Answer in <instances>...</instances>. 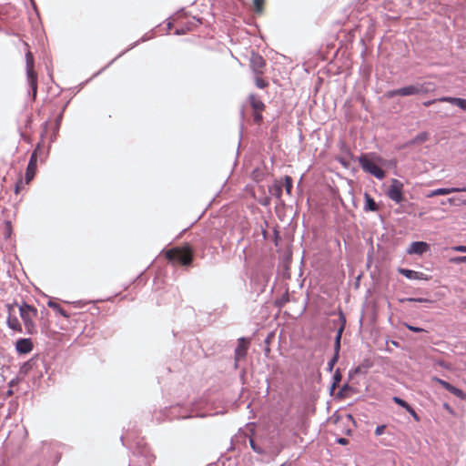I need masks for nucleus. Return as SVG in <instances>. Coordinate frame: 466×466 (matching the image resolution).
I'll list each match as a JSON object with an SVG mask.
<instances>
[{"label":"nucleus","mask_w":466,"mask_h":466,"mask_svg":"<svg viewBox=\"0 0 466 466\" xmlns=\"http://www.w3.org/2000/svg\"><path fill=\"white\" fill-rule=\"evenodd\" d=\"M249 445H250L251 450L255 453H258V454L265 453V451L259 445L257 444V442L255 441L254 439H249Z\"/></svg>","instance_id":"nucleus-43"},{"label":"nucleus","mask_w":466,"mask_h":466,"mask_svg":"<svg viewBox=\"0 0 466 466\" xmlns=\"http://www.w3.org/2000/svg\"><path fill=\"white\" fill-rule=\"evenodd\" d=\"M132 283L136 284L137 286H145L147 283V277L145 275V271H142L139 273L135 279H133Z\"/></svg>","instance_id":"nucleus-42"},{"label":"nucleus","mask_w":466,"mask_h":466,"mask_svg":"<svg viewBox=\"0 0 466 466\" xmlns=\"http://www.w3.org/2000/svg\"><path fill=\"white\" fill-rule=\"evenodd\" d=\"M435 364L438 365L439 367L445 369V370H451V364L443 360H436Z\"/></svg>","instance_id":"nucleus-56"},{"label":"nucleus","mask_w":466,"mask_h":466,"mask_svg":"<svg viewBox=\"0 0 466 466\" xmlns=\"http://www.w3.org/2000/svg\"><path fill=\"white\" fill-rule=\"evenodd\" d=\"M437 86L434 82L424 81L416 82L410 85H407L396 89H390L384 93V97L387 99H392L395 96H411L418 95H428L433 93Z\"/></svg>","instance_id":"nucleus-3"},{"label":"nucleus","mask_w":466,"mask_h":466,"mask_svg":"<svg viewBox=\"0 0 466 466\" xmlns=\"http://www.w3.org/2000/svg\"><path fill=\"white\" fill-rule=\"evenodd\" d=\"M272 238H273V242H274L275 246L278 247L279 242H280V240H281L280 232H279L278 225L275 226L274 228H273Z\"/></svg>","instance_id":"nucleus-45"},{"label":"nucleus","mask_w":466,"mask_h":466,"mask_svg":"<svg viewBox=\"0 0 466 466\" xmlns=\"http://www.w3.org/2000/svg\"><path fill=\"white\" fill-rule=\"evenodd\" d=\"M15 305H16L19 309V315L25 329V333L27 335L36 334L37 328L34 319L37 318L38 316L37 309L24 300L21 304H19L17 301H15Z\"/></svg>","instance_id":"nucleus-4"},{"label":"nucleus","mask_w":466,"mask_h":466,"mask_svg":"<svg viewBox=\"0 0 466 466\" xmlns=\"http://www.w3.org/2000/svg\"><path fill=\"white\" fill-rule=\"evenodd\" d=\"M398 301L400 303H405V302H415L414 297H409V298H400L398 299Z\"/></svg>","instance_id":"nucleus-64"},{"label":"nucleus","mask_w":466,"mask_h":466,"mask_svg":"<svg viewBox=\"0 0 466 466\" xmlns=\"http://www.w3.org/2000/svg\"><path fill=\"white\" fill-rule=\"evenodd\" d=\"M385 195L396 204H402L406 200L404 196V184L397 178H391L390 184L385 191Z\"/></svg>","instance_id":"nucleus-7"},{"label":"nucleus","mask_w":466,"mask_h":466,"mask_svg":"<svg viewBox=\"0 0 466 466\" xmlns=\"http://www.w3.org/2000/svg\"><path fill=\"white\" fill-rule=\"evenodd\" d=\"M414 300L415 302H418V303H429V302H431V299H427V298H421V297H414Z\"/></svg>","instance_id":"nucleus-63"},{"label":"nucleus","mask_w":466,"mask_h":466,"mask_svg":"<svg viewBox=\"0 0 466 466\" xmlns=\"http://www.w3.org/2000/svg\"><path fill=\"white\" fill-rule=\"evenodd\" d=\"M33 123V115L32 114H26L25 118V127L30 128Z\"/></svg>","instance_id":"nucleus-54"},{"label":"nucleus","mask_w":466,"mask_h":466,"mask_svg":"<svg viewBox=\"0 0 466 466\" xmlns=\"http://www.w3.org/2000/svg\"><path fill=\"white\" fill-rule=\"evenodd\" d=\"M263 121L262 111L253 112V122L255 124H261Z\"/></svg>","instance_id":"nucleus-50"},{"label":"nucleus","mask_w":466,"mask_h":466,"mask_svg":"<svg viewBox=\"0 0 466 466\" xmlns=\"http://www.w3.org/2000/svg\"><path fill=\"white\" fill-rule=\"evenodd\" d=\"M256 86L259 89H264L268 86V82L261 77H257Z\"/></svg>","instance_id":"nucleus-49"},{"label":"nucleus","mask_w":466,"mask_h":466,"mask_svg":"<svg viewBox=\"0 0 466 466\" xmlns=\"http://www.w3.org/2000/svg\"><path fill=\"white\" fill-rule=\"evenodd\" d=\"M282 186L285 187L286 193L290 195L293 189V179L290 176H284Z\"/></svg>","instance_id":"nucleus-37"},{"label":"nucleus","mask_w":466,"mask_h":466,"mask_svg":"<svg viewBox=\"0 0 466 466\" xmlns=\"http://www.w3.org/2000/svg\"><path fill=\"white\" fill-rule=\"evenodd\" d=\"M340 313H344L340 307L330 312V315H338L339 317L338 319H332L333 325H337L338 323L340 325Z\"/></svg>","instance_id":"nucleus-48"},{"label":"nucleus","mask_w":466,"mask_h":466,"mask_svg":"<svg viewBox=\"0 0 466 466\" xmlns=\"http://www.w3.org/2000/svg\"><path fill=\"white\" fill-rule=\"evenodd\" d=\"M387 428V425L386 424H380L376 427L375 429V431H374V434L379 437L380 435H382L384 432H385V430Z\"/></svg>","instance_id":"nucleus-53"},{"label":"nucleus","mask_w":466,"mask_h":466,"mask_svg":"<svg viewBox=\"0 0 466 466\" xmlns=\"http://www.w3.org/2000/svg\"><path fill=\"white\" fill-rule=\"evenodd\" d=\"M174 295H175V290L173 289L167 290L165 292V296H161L160 298L157 299V305L160 306V305L167 304V298H169L170 296H174Z\"/></svg>","instance_id":"nucleus-38"},{"label":"nucleus","mask_w":466,"mask_h":466,"mask_svg":"<svg viewBox=\"0 0 466 466\" xmlns=\"http://www.w3.org/2000/svg\"><path fill=\"white\" fill-rule=\"evenodd\" d=\"M262 173L258 167H256L251 172V177L252 179L258 181L259 177H261Z\"/></svg>","instance_id":"nucleus-55"},{"label":"nucleus","mask_w":466,"mask_h":466,"mask_svg":"<svg viewBox=\"0 0 466 466\" xmlns=\"http://www.w3.org/2000/svg\"><path fill=\"white\" fill-rule=\"evenodd\" d=\"M451 193H457V187H439L436 189L429 190L427 193H425V197L428 198H432L437 196H446Z\"/></svg>","instance_id":"nucleus-22"},{"label":"nucleus","mask_w":466,"mask_h":466,"mask_svg":"<svg viewBox=\"0 0 466 466\" xmlns=\"http://www.w3.org/2000/svg\"><path fill=\"white\" fill-rule=\"evenodd\" d=\"M373 366L370 359H364L361 363L356 367L351 368L348 372V380H351L356 375L366 374L368 370Z\"/></svg>","instance_id":"nucleus-15"},{"label":"nucleus","mask_w":466,"mask_h":466,"mask_svg":"<svg viewBox=\"0 0 466 466\" xmlns=\"http://www.w3.org/2000/svg\"><path fill=\"white\" fill-rule=\"evenodd\" d=\"M391 400L395 404L401 407L405 410H406V409L410 408V404L409 402H407L405 400H403L402 398H400L399 396H393Z\"/></svg>","instance_id":"nucleus-40"},{"label":"nucleus","mask_w":466,"mask_h":466,"mask_svg":"<svg viewBox=\"0 0 466 466\" xmlns=\"http://www.w3.org/2000/svg\"><path fill=\"white\" fill-rule=\"evenodd\" d=\"M339 360V353L333 352L332 357L329 360L326 367V371L329 373L333 372L335 365L338 363Z\"/></svg>","instance_id":"nucleus-35"},{"label":"nucleus","mask_w":466,"mask_h":466,"mask_svg":"<svg viewBox=\"0 0 466 466\" xmlns=\"http://www.w3.org/2000/svg\"><path fill=\"white\" fill-rule=\"evenodd\" d=\"M397 271L399 274H400L401 276L405 277L406 279H408L410 280L417 279V280L429 281L432 278L431 275H427L423 272L416 271V270H413V269H410L408 268L399 267L397 268Z\"/></svg>","instance_id":"nucleus-10"},{"label":"nucleus","mask_w":466,"mask_h":466,"mask_svg":"<svg viewBox=\"0 0 466 466\" xmlns=\"http://www.w3.org/2000/svg\"><path fill=\"white\" fill-rule=\"evenodd\" d=\"M336 442L339 445L346 446L349 444V440L344 437H339L336 439Z\"/></svg>","instance_id":"nucleus-59"},{"label":"nucleus","mask_w":466,"mask_h":466,"mask_svg":"<svg viewBox=\"0 0 466 466\" xmlns=\"http://www.w3.org/2000/svg\"><path fill=\"white\" fill-rule=\"evenodd\" d=\"M363 209L365 212H374L379 209V206L375 199L368 192L364 193Z\"/></svg>","instance_id":"nucleus-26"},{"label":"nucleus","mask_w":466,"mask_h":466,"mask_svg":"<svg viewBox=\"0 0 466 466\" xmlns=\"http://www.w3.org/2000/svg\"><path fill=\"white\" fill-rule=\"evenodd\" d=\"M48 128H49V119L46 120L42 125H41V134H40V139L42 140H45L46 139V137L47 135V132H48Z\"/></svg>","instance_id":"nucleus-46"},{"label":"nucleus","mask_w":466,"mask_h":466,"mask_svg":"<svg viewBox=\"0 0 466 466\" xmlns=\"http://www.w3.org/2000/svg\"><path fill=\"white\" fill-rule=\"evenodd\" d=\"M37 368H44V358L38 354L25 361L21 365L17 374L19 375V378L24 380L29 373H33V370Z\"/></svg>","instance_id":"nucleus-8"},{"label":"nucleus","mask_w":466,"mask_h":466,"mask_svg":"<svg viewBox=\"0 0 466 466\" xmlns=\"http://www.w3.org/2000/svg\"><path fill=\"white\" fill-rule=\"evenodd\" d=\"M203 403H204V401L202 400L194 401L192 403L191 410L189 412H185L183 414L178 415V419H187V418H192V417L203 418V417L208 416L207 413L202 412L200 410Z\"/></svg>","instance_id":"nucleus-18"},{"label":"nucleus","mask_w":466,"mask_h":466,"mask_svg":"<svg viewBox=\"0 0 466 466\" xmlns=\"http://www.w3.org/2000/svg\"><path fill=\"white\" fill-rule=\"evenodd\" d=\"M250 344V339L247 337H240L238 339V345L234 350V359L239 361L245 359L248 355V350Z\"/></svg>","instance_id":"nucleus-11"},{"label":"nucleus","mask_w":466,"mask_h":466,"mask_svg":"<svg viewBox=\"0 0 466 466\" xmlns=\"http://www.w3.org/2000/svg\"><path fill=\"white\" fill-rule=\"evenodd\" d=\"M15 348L19 355H25L33 350L34 344L30 338H19L15 343Z\"/></svg>","instance_id":"nucleus-16"},{"label":"nucleus","mask_w":466,"mask_h":466,"mask_svg":"<svg viewBox=\"0 0 466 466\" xmlns=\"http://www.w3.org/2000/svg\"><path fill=\"white\" fill-rule=\"evenodd\" d=\"M430 138V133L428 131H421L418 133L415 137H413L411 139L408 140L404 147H410L415 145L422 144L429 140Z\"/></svg>","instance_id":"nucleus-23"},{"label":"nucleus","mask_w":466,"mask_h":466,"mask_svg":"<svg viewBox=\"0 0 466 466\" xmlns=\"http://www.w3.org/2000/svg\"><path fill=\"white\" fill-rule=\"evenodd\" d=\"M25 62L26 78L29 86L28 95L32 96L33 100H35L37 94V75L31 68L34 66V56L31 52L25 54Z\"/></svg>","instance_id":"nucleus-6"},{"label":"nucleus","mask_w":466,"mask_h":466,"mask_svg":"<svg viewBox=\"0 0 466 466\" xmlns=\"http://www.w3.org/2000/svg\"><path fill=\"white\" fill-rule=\"evenodd\" d=\"M429 251H431V245L422 240L412 241L406 249L407 254L418 256H422Z\"/></svg>","instance_id":"nucleus-12"},{"label":"nucleus","mask_w":466,"mask_h":466,"mask_svg":"<svg viewBox=\"0 0 466 466\" xmlns=\"http://www.w3.org/2000/svg\"><path fill=\"white\" fill-rule=\"evenodd\" d=\"M406 411L413 418L415 421H420V415L416 412V410L411 405L410 406V408L406 409Z\"/></svg>","instance_id":"nucleus-47"},{"label":"nucleus","mask_w":466,"mask_h":466,"mask_svg":"<svg viewBox=\"0 0 466 466\" xmlns=\"http://www.w3.org/2000/svg\"><path fill=\"white\" fill-rule=\"evenodd\" d=\"M451 261L454 263H466V256L455 257Z\"/></svg>","instance_id":"nucleus-60"},{"label":"nucleus","mask_w":466,"mask_h":466,"mask_svg":"<svg viewBox=\"0 0 466 466\" xmlns=\"http://www.w3.org/2000/svg\"><path fill=\"white\" fill-rule=\"evenodd\" d=\"M160 254L165 256L168 263L172 265H179L187 268L192 266L195 250L190 243L186 242L183 245L175 247L171 249L163 248Z\"/></svg>","instance_id":"nucleus-2"},{"label":"nucleus","mask_w":466,"mask_h":466,"mask_svg":"<svg viewBox=\"0 0 466 466\" xmlns=\"http://www.w3.org/2000/svg\"><path fill=\"white\" fill-rule=\"evenodd\" d=\"M224 347V341H220L218 343L214 342L213 345H210V341H206L204 346V352L207 357L218 354L222 351Z\"/></svg>","instance_id":"nucleus-21"},{"label":"nucleus","mask_w":466,"mask_h":466,"mask_svg":"<svg viewBox=\"0 0 466 466\" xmlns=\"http://www.w3.org/2000/svg\"><path fill=\"white\" fill-rule=\"evenodd\" d=\"M270 202H271V198L270 197H265L263 198L259 203L264 206V207H267V206H269L270 205Z\"/></svg>","instance_id":"nucleus-62"},{"label":"nucleus","mask_w":466,"mask_h":466,"mask_svg":"<svg viewBox=\"0 0 466 466\" xmlns=\"http://www.w3.org/2000/svg\"><path fill=\"white\" fill-rule=\"evenodd\" d=\"M439 100L441 102H448L458 106L460 109L466 111V98L447 96L439 97Z\"/></svg>","instance_id":"nucleus-24"},{"label":"nucleus","mask_w":466,"mask_h":466,"mask_svg":"<svg viewBox=\"0 0 466 466\" xmlns=\"http://www.w3.org/2000/svg\"><path fill=\"white\" fill-rule=\"evenodd\" d=\"M21 380H23L22 378H19V375L17 374L15 378L12 379L10 381H9V387H14L15 385H17Z\"/></svg>","instance_id":"nucleus-58"},{"label":"nucleus","mask_w":466,"mask_h":466,"mask_svg":"<svg viewBox=\"0 0 466 466\" xmlns=\"http://www.w3.org/2000/svg\"><path fill=\"white\" fill-rule=\"evenodd\" d=\"M265 0H253L254 12L256 14H261L263 11Z\"/></svg>","instance_id":"nucleus-44"},{"label":"nucleus","mask_w":466,"mask_h":466,"mask_svg":"<svg viewBox=\"0 0 466 466\" xmlns=\"http://www.w3.org/2000/svg\"><path fill=\"white\" fill-rule=\"evenodd\" d=\"M268 192L271 196L280 200L283 193L282 184L275 180L273 184L268 187Z\"/></svg>","instance_id":"nucleus-29"},{"label":"nucleus","mask_w":466,"mask_h":466,"mask_svg":"<svg viewBox=\"0 0 466 466\" xmlns=\"http://www.w3.org/2000/svg\"><path fill=\"white\" fill-rule=\"evenodd\" d=\"M250 67L256 74H260L261 69L266 66L264 57L258 53L252 52L249 59Z\"/></svg>","instance_id":"nucleus-19"},{"label":"nucleus","mask_w":466,"mask_h":466,"mask_svg":"<svg viewBox=\"0 0 466 466\" xmlns=\"http://www.w3.org/2000/svg\"><path fill=\"white\" fill-rule=\"evenodd\" d=\"M289 301V292L286 291L279 298L276 299L274 301V306L279 309H281Z\"/></svg>","instance_id":"nucleus-34"},{"label":"nucleus","mask_w":466,"mask_h":466,"mask_svg":"<svg viewBox=\"0 0 466 466\" xmlns=\"http://www.w3.org/2000/svg\"><path fill=\"white\" fill-rule=\"evenodd\" d=\"M153 35H149V33H146L143 35L137 41L131 44L127 49L123 50L120 54H118L114 59H112L107 65H106L103 68H101L98 72L95 74V76H98L101 72L108 68L116 60H117L119 57H121L123 55H125L129 50L133 49L137 46H138L140 43H144L151 39Z\"/></svg>","instance_id":"nucleus-13"},{"label":"nucleus","mask_w":466,"mask_h":466,"mask_svg":"<svg viewBox=\"0 0 466 466\" xmlns=\"http://www.w3.org/2000/svg\"><path fill=\"white\" fill-rule=\"evenodd\" d=\"M12 225L10 221H5V229L4 232L5 238H9L12 235Z\"/></svg>","instance_id":"nucleus-52"},{"label":"nucleus","mask_w":466,"mask_h":466,"mask_svg":"<svg viewBox=\"0 0 466 466\" xmlns=\"http://www.w3.org/2000/svg\"><path fill=\"white\" fill-rule=\"evenodd\" d=\"M442 408L451 416L453 417H456L457 416V413L456 411L454 410V409L448 403V402H443L442 403Z\"/></svg>","instance_id":"nucleus-51"},{"label":"nucleus","mask_w":466,"mask_h":466,"mask_svg":"<svg viewBox=\"0 0 466 466\" xmlns=\"http://www.w3.org/2000/svg\"><path fill=\"white\" fill-rule=\"evenodd\" d=\"M347 319L344 313H340V326L336 329L333 343V352L340 353L341 350V339L345 330Z\"/></svg>","instance_id":"nucleus-14"},{"label":"nucleus","mask_w":466,"mask_h":466,"mask_svg":"<svg viewBox=\"0 0 466 466\" xmlns=\"http://www.w3.org/2000/svg\"><path fill=\"white\" fill-rule=\"evenodd\" d=\"M341 380H342V371L339 368H337L332 375V378H331V382H330V386H329L330 395L333 394L336 387L339 386Z\"/></svg>","instance_id":"nucleus-28"},{"label":"nucleus","mask_w":466,"mask_h":466,"mask_svg":"<svg viewBox=\"0 0 466 466\" xmlns=\"http://www.w3.org/2000/svg\"><path fill=\"white\" fill-rule=\"evenodd\" d=\"M431 380L438 383L440 386H441L444 390L449 391L451 394L454 395L461 400H466V392L463 391L461 389L452 385L449 381L441 379L437 376L431 377Z\"/></svg>","instance_id":"nucleus-9"},{"label":"nucleus","mask_w":466,"mask_h":466,"mask_svg":"<svg viewBox=\"0 0 466 466\" xmlns=\"http://www.w3.org/2000/svg\"><path fill=\"white\" fill-rule=\"evenodd\" d=\"M47 306L54 309L57 314L64 317L65 319L69 318V314L66 310H65L57 302H56L53 299H49L47 301Z\"/></svg>","instance_id":"nucleus-31"},{"label":"nucleus","mask_w":466,"mask_h":466,"mask_svg":"<svg viewBox=\"0 0 466 466\" xmlns=\"http://www.w3.org/2000/svg\"><path fill=\"white\" fill-rule=\"evenodd\" d=\"M6 325L7 327L12 329L13 331L23 333V328L22 325L18 319V318L9 312V315H7L6 318Z\"/></svg>","instance_id":"nucleus-25"},{"label":"nucleus","mask_w":466,"mask_h":466,"mask_svg":"<svg viewBox=\"0 0 466 466\" xmlns=\"http://www.w3.org/2000/svg\"><path fill=\"white\" fill-rule=\"evenodd\" d=\"M350 380H348L340 387V389L337 392V398L343 399L346 397L348 392L354 390V388L351 385H350Z\"/></svg>","instance_id":"nucleus-33"},{"label":"nucleus","mask_w":466,"mask_h":466,"mask_svg":"<svg viewBox=\"0 0 466 466\" xmlns=\"http://www.w3.org/2000/svg\"><path fill=\"white\" fill-rule=\"evenodd\" d=\"M60 444L55 441H42L40 448V454L46 461L47 464L56 466L62 457L60 451Z\"/></svg>","instance_id":"nucleus-5"},{"label":"nucleus","mask_w":466,"mask_h":466,"mask_svg":"<svg viewBox=\"0 0 466 466\" xmlns=\"http://www.w3.org/2000/svg\"><path fill=\"white\" fill-rule=\"evenodd\" d=\"M47 371H48V368H47L46 360H44V368H37V369H35V370H33V373H32L33 374V383L34 384L39 383V381L41 380V379L44 376V373H47Z\"/></svg>","instance_id":"nucleus-32"},{"label":"nucleus","mask_w":466,"mask_h":466,"mask_svg":"<svg viewBox=\"0 0 466 466\" xmlns=\"http://www.w3.org/2000/svg\"><path fill=\"white\" fill-rule=\"evenodd\" d=\"M437 102H441L439 100V98L430 99V100H426V101L422 102V106H425V107H429V106L434 105Z\"/></svg>","instance_id":"nucleus-57"},{"label":"nucleus","mask_w":466,"mask_h":466,"mask_svg":"<svg viewBox=\"0 0 466 466\" xmlns=\"http://www.w3.org/2000/svg\"><path fill=\"white\" fill-rule=\"evenodd\" d=\"M62 120H63L62 114H58L56 116V119H55V125H54V127H53V133L51 134V136L49 137V143L50 144L54 143L56 140L58 132H59V129H60V127H61V124H62Z\"/></svg>","instance_id":"nucleus-30"},{"label":"nucleus","mask_w":466,"mask_h":466,"mask_svg":"<svg viewBox=\"0 0 466 466\" xmlns=\"http://www.w3.org/2000/svg\"><path fill=\"white\" fill-rule=\"evenodd\" d=\"M452 249L457 251V252L466 253V246L465 245L454 246L452 248Z\"/></svg>","instance_id":"nucleus-61"},{"label":"nucleus","mask_w":466,"mask_h":466,"mask_svg":"<svg viewBox=\"0 0 466 466\" xmlns=\"http://www.w3.org/2000/svg\"><path fill=\"white\" fill-rule=\"evenodd\" d=\"M44 143H45V140H42L40 139L35 147L34 148V150L32 151L31 154H34L35 155V157L36 160L39 159V161L41 163L45 162L46 159L47 158L48 155H49V152H50V148H51V144L49 143L47 148L45 150L44 148Z\"/></svg>","instance_id":"nucleus-17"},{"label":"nucleus","mask_w":466,"mask_h":466,"mask_svg":"<svg viewBox=\"0 0 466 466\" xmlns=\"http://www.w3.org/2000/svg\"><path fill=\"white\" fill-rule=\"evenodd\" d=\"M37 161L35 155L31 154L25 175V179L27 184L30 183L35 176Z\"/></svg>","instance_id":"nucleus-20"},{"label":"nucleus","mask_w":466,"mask_h":466,"mask_svg":"<svg viewBox=\"0 0 466 466\" xmlns=\"http://www.w3.org/2000/svg\"><path fill=\"white\" fill-rule=\"evenodd\" d=\"M248 102L253 112L263 111L266 107L263 101L254 94L248 96Z\"/></svg>","instance_id":"nucleus-27"},{"label":"nucleus","mask_w":466,"mask_h":466,"mask_svg":"<svg viewBox=\"0 0 466 466\" xmlns=\"http://www.w3.org/2000/svg\"><path fill=\"white\" fill-rule=\"evenodd\" d=\"M447 204H449L450 206L460 207L461 201L458 200V198H449L447 199H441L440 201L441 206H445Z\"/></svg>","instance_id":"nucleus-41"},{"label":"nucleus","mask_w":466,"mask_h":466,"mask_svg":"<svg viewBox=\"0 0 466 466\" xmlns=\"http://www.w3.org/2000/svg\"><path fill=\"white\" fill-rule=\"evenodd\" d=\"M404 327L411 331V332H414V333H422V332H428L425 329L421 328V327H419V326H416V325H413L411 323H409V322H404Z\"/></svg>","instance_id":"nucleus-39"},{"label":"nucleus","mask_w":466,"mask_h":466,"mask_svg":"<svg viewBox=\"0 0 466 466\" xmlns=\"http://www.w3.org/2000/svg\"><path fill=\"white\" fill-rule=\"evenodd\" d=\"M342 143V141L340 142V144ZM341 150V153L343 154V156H338L336 157V161H338L342 167H344L345 168H349L350 166V161H352L344 152L343 150L340 148Z\"/></svg>","instance_id":"nucleus-36"},{"label":"nucleus","mask_w":466,"mask_h":466,"mask_svg":"<svg viewBox=\"0 0 466 466\" xmlns=\"http://www.w3.org/2000/svg\"><path fill=\"white\" fill-rule=\"evenodd\" d=\"M341 149L353 162L357 161L365 173L379 180H382L386 177V172L379 165L384 166L387 160L376 152L362 153L356 157L344 142L341 143Z\"/></svg>","instance_id":"nucleus-1"}]
</instances>
